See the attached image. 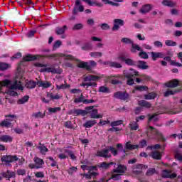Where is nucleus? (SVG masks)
I'll use <instances>...</instances> for the list:
<instances>
[{"label":"nucleus","instance_id":"nucleus-1","mask_svg":"<svg viewBox=\"0 0 182 182\" xmlns=\"http://www.w3.org/2000/svg\"><path fill=\"white\" fill-rule=\"evenodd\" d=\"M129 70L131 72H127L124 74V77L127 79V85L128 86H133L134 85V76H139V71L133 68H130Z\"/></svg>","mask_w":182,"mask_h":182},{"label":"nucleus","instance_id":"nucleus-2","mask_svg":"<svg viewBox=\"0 0 182 182\" xmlns=\"http://www.w3.org/2000/svg\"><path fill=\"white\" fill-rule=\"evenodd\" d=\"M114 99H119V100H124L128 102L130 100V95L126 91H117L114 93Z\"/></svg>","mask_w":182,"mask_h":182},{"label":"nucleus","instance_id":"nucleus-3","mask_svg":"<svg viewBox=\"0 0 182 182\" xmlns=\"http://www.w3.org/2000/svg\"><path fill=\"white\" fill-rule=\"evenodd\" d=\"M19 158L16 155H4L1 158L2 163H6V164H9V163H14V161H18Z\"/></svg>","mask_w":182,"mask_h":182},{"label":"nucleus","instance_id":"nucleus-4","mask_svg":"<svg viewBox=\"0 0 182 182\" xmlns=\"http://www.w3.org/2000/svg\"><path fill=\"white\" fill-rule=\"evenodd\" d=\"M105 75L98 74V75H89L84 78V82H98L100 79H103Z\"/></svg>","mask_w":182,"mask_h":182},{"label":"nucleus","instance_id":"nucleus-5","mask_svg":"<svg viewBox=\"0 0 182 182\" xmlns=\"http://www.w3.org/2000/svg\"><path fill=\"white\" fill-rule=\"evenodd\" d=\"M96 156L97 157H102L103 159H110L112 157V154L109 153V146L107 149L97 151Z\"/></svg>","mask_w":182,"mask_h":182},{"label":"nucleus","instance_id":"nucleus-6","mask_svg":"<svg viewBox=\"0 0 182 182\" xmlns=\"http://www.w3.org/2000/svg\"><path fill=\"white\" fill-rule=\"evenodd\" d=\"M113 27L112 28V31H116L120 29V26H124V20L120 18H115L113 21Z\"/></svg>","mask_w":182,"mask_h":182},{"label":"nucleus","instance_id":"nucleus-7","mask_svg":"<svg viewBox=\"0 0 182 182\" xmlns=\"http://www.w3.org/2000/svg\"><path fill=\"white\" fill-rule=\"evenodd\" d=\"M63 53H56L53 54L41 55L40 58H46V59H53V60H58L59 58H62Z\"/></svg>","mask_w":182,"mask_h":182},{"label":"nucleus","instance_id":"nucleus-8","mask_svg":"<svg viewBox=\"0 0 182 182\" xmlns=\"http://www.w3.org/2000/svg\"><path fill=\"white\" fill-rule=\"evenodd\" d=\"M118 59L122 62H124L125 65H127L128 66H136L137 65L136 61H134L131 58H126V57L123 55L118 57Z\"/></svg>","mask_w":182,"mask_h":182},{"label":"nucleus","instance_id":"nucleus-9","mask_svg":"<svg viewBox=\"0 0 182 182\" xmlns=\"http://www.w3.org/2000/svg\"><path fill=\"white\" fill-rule=\"evenodd\" d=\"M80 0H76L75 6L73 9V15H77V11L79 12H83L85 11V7L82 5H80Z\"/></svg>","mask_w":182,"mask_h":182},{"label":"nucleus","instance_id":"nucleus-10","mask_svg":"<svg viewBox=\"0 0 182 182\" xmlns=\"http://www.w3.org/2000/svg\"><path fill=\"white\" fill-rule=\"evenodd\" d=\"M107 177H109L106 182L110 181V180H114V181H119V180H122V174L120 173H114L108 172L107 173Z\"/></svg>","mask_w":182,"mask_h":182},{"label":"nucleus","instance_id":"nucleus-11","mask_svg":"<svg viewBox=\"0 0 182 182\" xmlns=\"http://www.w3.org/2000/svg\"><path fill=\"white\" fill-rule=\"evenodd\" d=\"M151 9H153V4H146L142 6L139 12L140 14H142V15H146V14H149Z\"/></svg>","mask_w":182,"mask_h":182},{"label":"nucleus","instance_id":"nucleus-12","mask_svg":"<svg viewBox=\"0 0 182 182\" xmlns=\"http://www.w3.org/2000/svg\"><path fill=\"white\" fill-rule=\"evenodd\" d=\"M180 82L177 79H173L164 84L165 87H169L170 89H174L178 86Z\"/></svg>","mask_w":182,"mask_h":182},{"label":"nucleus","instance_id":"nucleus-13","mask_svg":"<svg viewBox=\"0 0 182 182\" xmlns=\"http://www.w3.org/2000/svg\"><path fill=\"white\" fill-rule=\"evenodd\" d=\"M127 171V166L122 164H119L117 167L112 171V173H126Z\"/></svg>","mask_w":182,"mask_h":182},{"label":"nucleus","instance_id":"nucleus-14","mask_svg":"<svg viewBox=\"0 0 182 182\" xmlns=\"http://www.w3.org/2000/svg\"><path fill=\"white\" fill-rule=\"evenodd\" d=\"M161 4L164 6H168V8H174L177 3L176 1H173L172 0H163L161 1Z\"/></svg>","mask_w":182,"mask_h":182},{"label":"nucleus","instance_id":"nucleus-15","mask_svg":"<svg viewBox=\"0 0 182 182\" xmlns=\"http://www.w3.org/2000/svg\"><path fill=\"white\" fill-rule=\"evenodd\" d=\"M73 114H74V116H86L89 114V112L81 109H74Z\"/></svg>","mask_w":182,"mask_h":182},{"label":"nucleus","instance_id":"nucleus-16","mask_svg":"<svg viewBox=\"0 0 182 182\" xmlns=\"http://www.w3.org/2000/svg\"><path fill=\"white\" fill-rule=\"evenodd\" d=\"M136 66L139 69H141L142 70H146L149 69V65H147V63L143 60H139L136 62Z\"/></svg>","mask_w":182,"mask_h":182},{"label":"nucleus","instance_id":"nucleus-17","mask_svg":"<svg viewBox=\"0 0 182 182\" xmlns=\"http://www.w3.org/2000/svg\"><path fill=\"white\" fill-rule=\"evenodd\" d=\"M83 2H86L90 6H93V5H95V6H98V8L103 7V4L97 2V1L94 0L91 1V0H82Z\"/></svg>","mask_w":182,"mask_h":182},{"label":"nucleus","instance_id":"nucleus-18","mask_svg":"<svg viewBox=\"0 0 182 182\" xmlns=\"http://www.w3.org/2000/svg\"><path fill=\"white\" fill-rule=\"evenodd\" d=\"M68 31V26L64 25L63 27H56L55 33L56 35H63Z\"/></svg>","mask_w":182,"mask_h":182},{"label":"nucleus","instance_id":"nucleus-19","mask_svg":"<svg viewBox=\"0 0 182 182\" xmlns=\"http://www.w3.org/2000/svg\"><path fill=\"white\" fill-rule=\"evenodd\" d=\"M14 138L9 135H0V141L3 143H11Z\"/></svg>","mask_w":182,"mask_h":182},{"label":"nucleus","instance_id":"nucleus-20","mask_svg":"<svg viewBox=\"0 0 182 182\" xmlns=\"http://www.w3.org/2000/svg\"><path fill=\"white\" fill-rule=\"evenodd\" d=\"M82 50H85L86 52H89L90 50H92L93 49V44L90 42L85 43L82 46H81Z\"/></svg>","mask_w":182,"mask_h":182},{"label":"nucleus","instance_id":"nucleus-21","mask_svg":"<svg viewBox=\"0 0 182 182\" xmlns=\"http://www.w3.org/2000/svg\"><path fill=\"white\" fill-rule=\"evenodd\" d=\"M98 114H99V111L97 109H92L90 112V118L91 119H102L103 115Z\"/></svg>","mask_w":182,"mask_h":182},{"label":"nucleus","instance_id":"nucleus-22","mask_svg":"<svg viewBox=\"0 0 182 182\" xmlns=\"http://www.w3.org/2000/svg\"><path fill=\"white\" fill-rule=\"evenodd\" d=\"M131 45H132V48L130 49V52L132 53H136L137 51L141 52V50H143V49H141V47H140L139 44H134V41Z\"/></svg>","mask_w":182,"mask_h":182},{"label":"nucleus","instance_id":"nucleus-23","mask_svg":"<svg viewBox=\"0 0 182 182\" xmlns=\"http://www.w3.org/2000/svg\"><path fill=\"white\" fill-rule=\"evenodd\" d=\"M111 166H116V163H114V162H110V163L102 162V163L98 164V167L100 168H105V170H107V168H109V167H110Z\"/></svg>","mask_w":182,"mask_h":182},{"label":"nucleus","instance_id":"nucleus-24","mask_svg":"<svg viewBox=\"0 0 182 182\" xmlns=\"http://www.w3.org/2000/svg\"><path fill=\"white\" fill-rule=\"evenodd\" d=\"M1 176L4 178H8L9 180V178H12L15 177V172H14L12 171L7 170L6 172H3L1 173Z\"/></svg>","mask_w":182,"mask_h":182},{"label":"nucleus","instance_id":"nucleus-25","mask_svg":"<svg viewBox=\"0 0 182 182\" xmlns=\"http://www.w3.org/2000/svg\"><path fill=\"white\" fill-rule=\"evenodd\" d=\"M38 82L33 80H27L26 82L25 86L27 89H35L36 87Z\"/></svg>","mask_w":182,"mask_h":182},{"label":"nucleus","instance_id":"nucleus-26","mask_svg":"<svg viewBox=\"0 0 182 182\" xmlns=\"http://www.w3.org/2000/svg\"><path fill=\"white\" fill-rule=\"evenodd\" d=\"M130 141H127L125 144V150H136L139 148V144H132Z\"/></svg>","mask_w":182,"mask_h":182},{"label":"nucleus","instance_id":"nucleus-27","mask_svg":"<svg viewBox=\"0 0 182 182\" xmlns=\"http://www.w3.org/2000/svg\"><path fill=\"white\" fill-rule=\"evenodd\" d=\"M138 105L141 107H144L145 109L151 108V103L144 100L139 101Z\"/></svg>","mask_w":182,"mask_h":182},{"label":"nucleus","instance_id":"nucleus-28","mask_svg":"<svg viewBox=\"0 0 182 182\" xmlns=\"http://www.w3.org/2000/svg\"><path fill=\"white\" fill-rule=\"evenodd\" d=\"M11 90H16V89H18V90H23V87L21 85V84L18 83V81L16 80L13 85H11L9 87Z\"/></svg>","mask_w":182,"mask_h":182},{"label":"nucleus","instance_id":"nucleus-29","mask_svg":"<svg viewBox=\"0 0 182 182\" xmlns=\"http://www.w3.org/2000/svg\"><path fill=\"white\" fill-rule=\"evenodd\" d=\"M105 65H109V68H115V69H121L123 66H122V64L117 62H107L105 63Z\"/></svg>","mask_w":182,"mask_h":182},{"label":"nucleus","instance_id":"nucleus-30","mask_svg":"<svg viewBox=\"0 0 182 182\" xmlns=\"http://www.w3.org/2000/svg\"><path fill=\"white\" fill-rule=\"evenodd\" d=\"M11 119H6L4 121H2L0 123V127H6V129H9V127H12V123L9 122Z\"/></svg>","mask_w":182,"mask_h":182},{"label":"nucleus","instance_id":"nucleus-31","mask_svg":"<svg viewBox=\"0 0 182 182\" xmlns=\"http://www.w3.org/2000/svg\"><path fill=\"white\" fill-rule=\"evenodd\" d=\"M37 85H38L39 87H43L44 89H48V87H50L52 84L50 82H43V81H38Z\"/></svg>","mask_w":182,"mask_h":182},{"label":"nucleus","instance_id":"nucleus-32","mask_svg":"<svg viewBox=\"0 0 182 182\" xmlns=\"http://www.w3.org/2000/svg\"><path fill=\"white\" fill-rule=\"evenodd\" d=\"M163 112L159 111L156 113H154L152 115H149V122H151L152 120H154V122H157L159 120V118H157V116H159V114H163Z\"/></svg>","mask_w":182,"mask_h":182},{"label":"nucleus","instance_id":"nucleus-33","mask_svg":"<svg viewBox=\"0 0 182 182\" xmlns=\"http://www.w3.org/2000/svg\"><path fill=\"white\" fill-rule=\"evenodd\" d=\"M97 122L96 120H88L85 124H83V127H85L86 129H90V127H93L95 124H96Z\"/></svg>","mask_w":182,"mask_h":182},{"label":"nucleus","instance_id":"nucleus-34","mask_svg":"<svg viewBox=\"0 0 182 182\" xmlns=\"http://www.w3.org/2000/svg\"><path fill=\"white\" fill-rule=\"evenodd\" d=\"M156 97H157V94H156L154 92H149L144 95L145 100H153Z\"/></svg>","mask_w":182,"mask_h":182},{"label":"nucleus","instance_id":"nucleus-35","mask_svg":"<svg viewBox=\"0 0 182 182\" xmlns=\"http://www.w3.org/2000/svg\"><path fill=\"white\" fill-rule=\"evenodd\" d=\"M80 63L77 64V68L80 69H86V70L90 71V68H89V63L80 61Z\"/></svg>","mask_w":182,"mask_h":182},{"label":"nucleus","instance_id":"nucleus-36","mask_svg":"<svg viewBox=\"0 0 182 182\" xmlns=\"http://www.w3.org/2000/svg\"><path fill=\"white\" fill-rule=\"evenodd\" d=\"M45 116H46V111H44L43 113L42 112H33L32 114V117L35 119H43Z\"/></svg>","mask_w":182,"mask_h":182},{"label":"nucleus","instance_id":"nucleus-37","mask_svg":"<svg viewBox=\"0 0 182 182\" xmlns=\"http://www.w3.org/2000/svg\"><path fill=\"white\" fill-rule=\"evenodd\" d=\"M155 136L158 139L159 141H166V139L163 135V133L160 132L159 130L155 129Z\"/></svg>","mask_w":182,"mask_h":182},{"label":"nucleus","instance_id":"nucleus-38","mask_svg":"<svg viewBox=\"0 0 182 182\" xmlns=\"http://www.w3.org/2000/svg\"><path fill=\"white\" fill-rule=\"evenodd\" d=\"M24 62H32L33 60H36L38 59V57L36 55H32L31 54H28L25 57H23Z\"/></svg>","mask_w":182,"mask_h":182},{"label":"nucleus","instance_id":"nucleus-39","mask_svg":"<svg viewBox=\"0 0 182 182\" xmlns=\"http://www.w3.org/2000/svg\"><path fill=\"white\" fill-rule=\"evenodd\" d=\"M47 97H49L50 100H59V99H60L59 94L54 95L53 93L50 92H47Z\"/></svg>","mask_w":182,"mask_h":182},{"label":"nucleus","instance_id":"nucleus-40","mask_svg":"<svg viewBox=\"0 0 182 182\" xmlns=\"http://www.w3.org/2000/svg\"><path fill=\"white\" fill-rule=\"evenodd\" d=\"M151 157L154 160H161V154L157 151H153L151 153Z\"/></svg>","mask_w":182,"mask_h":182},{"label":"nucleus","instance_id":"nucleus-41","mask_svg":"<svg viewBox=\"0 0 182 182\" xmlns=\"http://www.w3.org/2000/svg\"><path fill=\"white\" fill-rule=\"evenodd\" d=\"M29 102V95H25L21 99L17 101L18 105H25V103Z\"/></svg>","mask_w":182,"mask_h":182},{"label":"nucleus","instance_id":"nucleus-42","mask_svg":"<svg viewBox=\"0 0 182 182\" xmlns=\"http://www.w3.org/2000/svg\"><path fill=\"white\" fill-rule=\"evenodd\" d=\"M85 100H86V99H85V96H83V94L81 92L80 97L74 100V103H84L85 105Z\"/></svg>","mask_w":182,"mask_h":182},{"label":"nucleus","instance_id":"nucleus-43","mask_svg":"<svg viewBox=\"0 0 182 182\" xmlns=\"http://www.w3.org/2000/svg\"><path fill=\"white\" fill-rule=\"evenodd\" d=\"M135 90H138L139 92H147L149 87L146 85H138L135 87Z\"/></svg>","mask_w":182,"mask_h":182},{"label":"nucleus","instance_id":"nucleus-44","mask_svg":"<svg viewBox=\"0 0 182 182\" xmlns=\"http://www.w3.org/2000/svg\"><path fill=\"white\" fill-rule=\"evenodd\" d=\"M61 58H66L65 59L67 60H76V62H80V60L75 58V57H73L72 55H66L63 53Z\"/></svg>","mask_w":182,"mask_h":182},{"label":"nucleus","instance_id":"nucleus-45","mask_svg":"<svg viewBox=\"0 0 182 182\" xmlns=\"http://www.w3.org/2000/svg\"><path fill=\"white\" fill-rule=\"evenodd\" d=\"M121 42L125 45H132L134 41L129 38H122Z\"/></svg>","mask_w":182,"mask_h":182},{"label":"nucleus","instance_id":"nucleus-46","mask_svg":"<svg viewBox=\"0 0 182 182\" xmlns=\"http://www.w3.org/2000/svg\"><path fill=\"white\" fill-rule=\"evenodd\" d=\"M129 127L130 130H132V131L137 130V129H139V124H137V122L134 121V122L129 123Z\"/></svg>","mask_w":182,"mask_h":182},{"label":"nucleus","instance_id":"nucleus-47","mask_svg":"<svg viewBox=\"0 0 182 182\" xmlns=\"http://www.w3.org/2000/svg\"><path fill=\"white\" fill-rule=\"evenodd\" d=\"M156 173H157V171H156V168H150L146 171V176H147V177H150L156 174Z\"/></svg>","mask_w":182,"mask_h":182},{"label":"nucleus","instance_id":"nucleus-48","mask_svg":"<svg viewBox=\"0 0 182 182\" xmlns=\"http://www.w3.org/2000/svg\"><path fill=\"white\" fill-rule=\"evenodd\" d=\"M109 153H112V154L114 156L119 154V150L116 149L114 147L109 146H108Z\"/></svg>","mask_w":182,"mask_h":182},{"label":"nucleus","instance_id":"nucleus-49","mask_svg":"<svg viewBox=\"0 0 182 182\" xmlns=\"http://www.w3.org/2000/svg\"><path fill=\"white\" fill-rule=\"evenodd\" d=\"M139 77H141V79L142 80V82H147L149 80H151V77L146 75V74H141L140 75V74H139Z\"/></svg>","mask_w":182,"mask_h":182},{"label":"nucleus","instance_id":"nucleus-50","mask_svg":"<svg viewBox=\"0 0 182 182\" xmlns=\"http://www.w3.org/2000/svg\"><path fill=\"white\" fill-rule=\"evenodd\" d=\"M90 55L91 56V58H102V56H103V53H102V52H91L90 53Z\"/></svg>","mask_w":182,"mask_h":182},{"label":"nucleus","instance_id":"nucleus-51","mask_svg":"<svg viewBox=\"0 0 182 182\" xmlns=\"http://www.w3.org/2000/svg\"><path fill=\"white\" fill-rule=\"evenodd\" d=\"M99 92L101 93H110V89L106 86H101L99 87Z\"/></svg>","mask_w":182,"mask_h":182},{"label":"nucleus","instance_id":"nucleus-52","mask_svg":"<svg viewBox=\"0 0 182 182\" xmlns=\"http://www.w3.org/2000/svg\"><path fill=\"white\" fill-rule=\"evenodd\" d=\"M62 45V41L58 40L57 41H55L53 46V52H55V50H56V49H58V48H60V46Z\"/></svg>","mask_w":182,"mask_h":182},{"label":"nucleus","instance_id":"nucleus-53","mask_svg":"<svg viewBox=\"0 0 182 182\" xmlns=\"http://www.w3.org/2000/svg\"><path fill=\"white\" fill-rule=\"evenodd\" d=\"M165 45L166 46H177V42L173 41L171 40H166Z\"/></svg>","mask_w":182,"mask_h":182},{"label":"nucleus","instance_id":"nucleus-54","mask_svg":"<svg viewBox=\"0 0 182 182\" xmlns=\"http://www.w3.org/2000/svg\"><path fill=\"white\" fill-rule=\"evenodd\" d=\"M10 65L6 63H0V70H6L7 69H9Z\"/></svg>","mask_w":182,"mask_h":182},{"label":"nucleus","instance_id":"nucleus-55","mask_svg":"<svg viewBox=\"0 0 182 182\" xmlns=\"http://www.w3.org/2000/svg\"><path fill=\"white\" fill-rule=\"evenodd\" d=\"M62 110V108L60 107H49L48 108V112L49 113H58V112H60Z\"/></svg>","mask_w":182,"mask_h":182},{"label":"nucleus","instance_id":"nucleus-56","mask_svg":"<svg viewBox=\"0 0 182 182\" xmlns=\"http://www.w3.org/2000/svg\"><path fill=\"white\" fill-rule=\"evenodd\" d=\"M34 162L36 163V164H37V166H39L40 167H41V166H43V164H45V162H43V160L42 159L38 158V157L35 158Z\"/></svg>","mask_w":182,"mask_h":182},{"label":"nucleus","instance_id":"nucleus-57","mask_svg":"<svg viewBox=\"0 0 182 182\" xmlns=\"http://www.w3.org/2000/svg\"><path fill=\"white\" fill-rule=\"evenodd\" d=\"M65 153H68V156H70L71 160H77V157L75 156V154H73V151L69 150V149H66L65 150Z\"/></svg>","mask_w":182,"mask_h":182},{"label":"nucleus","instance_id":"nucleus-58","mask_svg":"<svg viewBox=\"0 0 182 182\" xmlns=\"http://www.w3.org/2000/svg\"><path fill=\"white\" fill-rule=\"evenodd\" d=\"M37 149H38V150H40V151H41V153L42 154H43V153H48V148H47L46 146H45L44 145L38 146H37Z\"/></svg>","mask_w":182,"mask_h":182},{"label":"nucleus","instance_id":"nucleus-59","mask_svg":"<svg viewBox=\"0 0 182 182\" xmlns=\"http://www.w3.org/2000/svg\"><path fill=\"white\" fill-rule=\"evenodd\" d=\"M139 57L141 59H149V55L147 54V53L143 51V50L139 52Z\"/></svg>","mask_w":182,"mask_h":182},{"label":"nucleus","instance_id":"nucleus-60","mask_svg":"<svg viewBox=\"0 0 182 182\" xmlns=\"http://www.w3.org/2000/svg\"><path fill=\"white\" fill-rule=\"evenodd\" d=\"M121 124H123V120L114 121L111 122L110 125L112 127H116V126H121Z\"/></svg>","mask_w":182,"mask_h":182},{"label":"nucleus","instance_id":"nucleus-61","mask_svg":"<svg viewBox=\"0 0 182 182\" xmlns=\"http://www.w3.org/2000/svg\"><path fill=\"white\" fill-rule=\"evenodd\" d=\"M171 171L167 170V169H165L162 172V177L163 178H168L170 177V173Z\"/></svg>","mask_w":182,"mask_h":182},{"label":"nucleus","instance_id":"nucleus-62","mask_svg":"<svg viewBox=\"0 0 182 182\" xmlns=\"http://www.w3.org/2000/svg\"><path fill=\"white\" fill-rule=\"evenodd\" d=\"M5 117L6 119H10V121H8V122H9V123H11V122H14V120H16V114H7V115H5Z\"/></svg>","mask_w":182,"mask_h":182},{"label":"nucleus","instance_id":"nucleus-63","mask_svg":"<svg viewBox=\"0 0 182 182\" xmlns=\"http://www.w3.org/2000/svg\"><path fill=\"white\" fill-rule=\"evenodd\" d=\"M97 66V63L95 60H90L88 63V68H90V70H92V68H96Z\"/></svg>","mask_w":182,"mask_h":182},{"label":"nucleus","instance_id":"nucleus-64","mask_svg":"<svg viewBox=\"0 0 182 182\" xmlns=\"http://www.w3.org/2000/svg\"><path fill=\"white\" fill-rule=\"evenodd\" d=\"M80 29H83V25L82 23L75 24L73 27V31H80Z\"/></svg>","mask_w":182,"mask_h":182}]
</instances>
